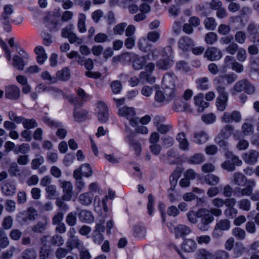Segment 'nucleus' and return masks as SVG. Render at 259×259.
Instances as JSON below:
<instances>
[{"label": "nucleus", "mask_w": 259, "mask_h": 259, "mask_svg": "<svg viewBox=\"0 0 259 259\" xmlns=\"http://www.w3.org/2000/svg\"><path fill=\"white\" fill-rule=\"evenodd\" d=\"M187 218L188 221L193 224H196L198 222V210L197 211L194 210L189 211L187 213Z\"/></svg>", "instance_id": "49530a36"}, {"label": "nucleus", "mask_w": 259, "mask_h": 259, "mask_svg": "<svg viewBox=\"0 0 259 259\" xmlns=\"http://www.w3.org/2000/svg\"><path fill=\"white\" fill-rule=\"evenodd\" d=\"M208 134L203 131H200L194 133L193 142L197 144H203L208 140Z\"/></svg>", "instance_id": "f3484780"}, {"label": "nucleus", "mask_w": 259, "mask_h": 259, "mask_svg": "<svg viewBox=\"0 0 259 259\" xmlns=\"http://www.w3.org/2000/svg\"><path fill=\"white\" fill-rule=\"evenodd\" d=\"M234 131L232 126L226 125L221 130L220 135L224 139H228L233 134Z\"/></svg>", "instance_id": "72a5a7b5"}, {"label": "nucleus", "mask_w": 259, "mask_h": 259, "mask_svg": "<svg viewBox=\"0 0 259 259\" xmlns=\"http://www.w3.org/2000/svg\"><path fill=\"white\" fill-rule=\"evenodd\" d=\"M238 207L239 209L244 211H248L251 209V201L248 199H242L237 202Z\"/></svg>", "instance_id": "f704fd0d"}, {"label": "nucleus", "mask_w": 259, "mask_h": 259, "mask_svg": "<svg viewBox=\"0 0 259 259\" xmlns=\"http://www.w3.org/2000/svg\"><path fill=\"white\" fill-rule=\"evenodd\" d=\"M198 259H214V254L206 249H201L197 252Z\"/></svg>", "instance_id": "4c0bfd02"}, {"label": "nucleus", "mask_w": 259, "mask_h": 259, "mask_svg": "<svg viewBox=\"0 0 259 259\" xmlns=\"http://www.w3.org/2000/svg\"><path fill=\"white\" fill-rule=\"evenodd\" d=\"M233 182L238 186H243L247 183L246 177L240 172H235L233 175Z\"/></svg>", "instance_id": "c85d7f7f"}, {"label": "nucleus", "mask_w": 259, "mask_h": 259, "mask_svg": "<svg viewBox=\"0 0 259 259\" xmlns=\"http://www.w3.org/2000/svg\"><path fill=\"white\" fill-rule=\"evenodd\" d=\"M216 90L219 94V96L216 100V106L218 110L224 111L227 105L228 94L225 92V88L223 86H218Z\"/></svg>", "instance_id": "20e7f679"}, {"label": "nucleus", "mask_w": 259, "mask_h": 259, "mask_svg": "<svg viewBox=\"0 0 259 259\" xmlns=\"http://www.w3.org/2000/svg\"><path fill=\"white\" fill-rule=\"evenodd\" d=\"M12 65L19 70H23L25 63L23 59L18 55H14L13 57Z\"/></svg>", "instance_id": "2f4dec72"}, {"label": "nucleus", "mask_w": 259, "mask_h": 259, "mask_svg": "<svg viewBox=\"0 0 259 259\" xmlns=\"http://www.w3.org/2000/svg\"><path fill=\"white\" fill-rule=\"evenodd\" d=\"M246 82L247 80L245 79L237 81L234 86L233 90L236 92L244 91Z\"/></svg>", "instance_id": "774afa93"}, {"label": "nucleus", "mask_w": 259, "mask_h": 259, "mask_svg": "<svg viewBox=\"0 0 259 259\" xmlns=\"http://www.w3.org/2000/svg\"><path fill=\"white\" fill-rule=\"evenodd\" d=\"M249 142L244 139H239L236 145V148L240 151L245 150L249 147Z\"/></svg>", "instance_id": "69168bd1"}, {"label": "nucleus", "mask_w": 259, "mask_h": 259, "mask_svg": "<svg viewBox=\"0 0 259 259\" xmlns=\"http://www.w3.org/2000/svg\"><path fill=\"white\" fill-rule=\"evenodd\" d=\"M80 168L84 177H89L92 176L93 171L89 164L84 163L80 166Z\"/></svg>", "instance_id": "052dcab7"}, {"label": "nucleus", "mask_w": 259, "mask_h": 259, "mask_svg": "<svg viewBox=\"0 0 259 259\" xmlns=\"http://www.w3.org/2000/svg\"><path fill=\"white\" fill-rule=\"evenodd\" d=\"M162 85L165 93L168 94L170 93L177 96V93L175 90V78L172 75L166 74L163 76L162 78Z\"/></svg>", "instance_id": "39448f33"}, {"label": "nucleus", "mask_w": 259, "mask_h": 259, "mask_svg": "<svg viewBox=\"0 0 259 259\" xmlns=\"http://www.w3.org/2000/svg\"><path fill=\"white\" fill-rule=\"evenodd\" d=\"M64 201L65 200L63 199V196L62 198L59 197L56 199L55 204L60 210L66 212L69 209V207L64 202Z\"/></svg>", "instance_id": "3c124183"}, {"label": "nucleus", "mask_w": 259, "mask_h": 259, "mask_svg": "<svg viewBox=\"0 0 259 259\" xmlns=\"http://www.w3.org/2000/svg\"><path fill=\"white\" fill-rule=\"evenodd\" d=\"M196 240L199 245H207L211 241V238L207 235L198 236L196 237Z\"/></svg>", "instance_id": "bf43d9fd"}, {"label": "nucleus", "mask_w": 259, "mask_h": 259, "mask_svg": "<svg viewBox=\"0 0 259 259\" xmlns=\"http://www.w3.org/2000/svg\"><path fill=\"white\" fill-rule=\"evenodd\" d=\"M66 245L70 252L73 247L81 249L83 247V243L77 237L69 239L66 242Z\"/></svg>", "instance_id": "bb28decb"}, {"label": "nucleus", "mask_w": 259, "mask_h": 259, "mask_svg": "<svg viewBox=\"0 0 259 259\" xmlns=\"http://www.w3.org/2000/svg\"><path fill=\"white\" fill-rule=\"evenodd\" d=\"M177 140L179 143L180 148L183 150H189V142L184 133H179L177 135Z\"/></svg>", "instance_id": "393cba45"}, {"label": "nucleus", "mask_w": 259, "mask_h": 259, "mask_svg": "<svg viewBox=\"0 0 259 259\" xmlns=\"http://www.w3.org/2000/svg\"><path fill=\"white\" fill-rule=\"evenodd\" d=\"M139 77L141 79H145L147 82L150 84H152L155 81L154 76L151 75V73L147 72H141L139 74Z\"/></svg>", "instance_id": "603ef678"}, {"label": "nucleus", "mask_w": 259, "mask_h": 259, "mask_svg": "<svg viewBox=\"0 0 259 259\" xmlns=\"http://www.w3.org/2000/svg\"><path fill=\"white\" fill-rule=\"evenodd\" d=\"M45 162L44 158L40 155H36V158L32 160L31 162V168L32 169H37Z\"/></svg>", "instance_id": "a19ab883"}, {"label": "nucleus", "mask_w": 259, "mask_h": 259, "mask_svg": "<svg viewBox=\"0 0 259 259\" xmlns=\"http://www.w3.org/2000/svg\"><path fill=\"white\" fill-rule=\"evenodd\" d=\"M5 95L9 99L17 100L20 97V90L15 85H9L6 87Z\"/></svg>", "instance_id": "4468645a"}, {"label": "nucleus", "mask_w": 259, "mask_h": 259, "mask_svg": "<svg viewBox=\"0 0 259 259\" xmlns=\"http://www.w3.org/2000/svg\"><path fill=\"white\" fill-rule=\"evenodd\" d=\"M177 96L173 94L163 93L161 90H158L155 92V100L161 105L164 106L169 103Z\"/></svg>", "instance_id": "0eeeda50"}, {"label": "nucleus", "mask_w": 259, "mask_h": 259, "mask_svg": "<svg viewBox=\"0 0 259 259\" xmlns=\"http://www.w3.org/2000/svg\"><path fill=\"white\" fill-rule=\"evenodd\" d=\"M78 218L81 222L85 223H91L93 222L94 219L92 212L86 209L80 211Z\"/></svg>", "instance_id": "4be33fe9"}, {"label": "nucleus", "mask_w": 259, "mask_h": 259, "mask_svg": "<svg viewBox=\"0 0 259 259\" xmlns=\"http://www.w3.org/2000/svg\"><path fill=\"white\" fill-rule=\"evenodd\" d=\"M194 46V41L187 36L181 37L178 41L179 48L183 52L189 51Z\"/></svg>", "instance_id": "2eb2a0df"}, {"label": "nucleus", "mask_w": 259, "mask_h": 259, "mask_svg": "<svg viewBox=\"0 0 259 259\" xmlns=\"http://www.w3.org/2000/svg\"><path fill=\"white\" fill-rule=\"evenodd\" d=\"M227 158L231 159L234 165L240 166L242 164V161L240 159L238 156L234 155L231 152H227L226 153Z\"/></svg>", "instance_id": "864d4df0"}, {"label": "nucleus", "mask_w": 259, "mask_h": 259, "mask_svg": "<svg viewBox=\"0 0 259 259\" xmlns=\"http://www.w3.org/2000/svg\"><path fill=\"white\" fill-rule=\"evenodd\" d=\"M85 15L83 13H79L78 15L77 28L79 31L81 33H84L87 30L85 25Z\"/></svg>", "instance_id": "e433bc0d"}, {"label": "nucleus", "mask_w": 259, "mask_h": 259, "mask_svg": "<svg viewBox=\"0 0 259 259\" xmlns=\"http://www.w3.org/2000/svg\"><path fill=\"white\" fill-rule=\"evenodd\" d=\"M255 185L256 183L254 180H249L246 183L245 188L238 189L237 191L238 195L239 196H250Z\"/></svg>", "instance_id": "f8f14e48"}, {"label": "nucleus", "mask_w": 259, "mask_h": 259, "mask_svg": "<svg viewBox=\"0 0 259 259\" xmlns=\"http://www.w3.org/2000/svg\"><path fill=\"white\" fill-rule=\"evenodd\" d=\"M181 247L185 252H193L197 249V243L193 239L190 238L186 239L182 243Z\"/></svg>", "instance_id": "dca6fc26"}, {"label": "nucleus", "mask_w": 259, "mask_h": 259, "mask_svg": "<svg viewBox=\"0 0 259 259\" xmlns=\"http://www.w3.org/2000/svg\"><path fill=\"white\" fill-rule=\"evenodd\" d=\"M98 117L99 120L102 123H105L108 120V111L105 105H101Z\"/></svg>", "instance_id": "c756f323"}, {"label": "nucleus", "mask_w": 259, "mask_h": 259, "mask_svg": "<svg viewBox=\"0 0 259 259\" xmlns=\"http://www.w3.org/2000/svg\"><path fill=\"white\" fill-rule=\"evenodd\" d=\"M232 235L235 237L238 240H243L246 238L245 231L239 227H236L232 230Z\"/></svg>", "instance_id": "58836bf2"}, {"label": "nucleus", "mask_w": 259, "mask_h": 259, "mask_svg": "<svg viewBox=\"0 0 259 259\" xmlns=\"http://www.w3.org/2000/svg\"><path fill=\"white\" fill-rule=\"evenodd\" d=\"M15 191L16 186L13 183L7 182L2 187V192L7 196L13 195Z\"/></svg>", "instance_id": "cd10ccee"}, {"label": "nucleus", "mask_w": 259, "mask_h": 259, "mask_svg": "<svg viewBox=\"0 0 259 259\" xmlns=\"http://www.w3.org/2000/svg\"><path fill=\"white\" fill-rule=\"evenodd\" d=\"M87 112L81 109H75L74 112V117L77 121H80L85 118Z\"/></svg>", "instance_id": "6e6d98bb"}, {"label": "nucleus", "mask_w": 259, "mask_h": 259, "mask_svg": "<svg viewBox=\"0 0 259 259\" xmlns=\"http://www.w3.org/2000/svg\"><path fill=\"white\" fill-rule=\"evenodd\" d=\"M125 141L128 144L129 148L134 151L137 155L140 154L142 151V145L140 142L136 138L134 135L128 134L126 137Z\"/></svg>", "instance_id": "423d86ee"}, {"label": "nucleus", "mask_w": 259, "mask_h": 259, "mask_svg": "<svg viewBox=\"0 0 259 259\" xmlns=\"http://www.w3.org/2000/svg\"><path fill=\"white\" fill-rule=\"evenodd\" d=\"M23 126L25 128L29 130L36 127L37 123L36 120L33 118H25L24 122H23Z\"/></svg>", "instance_id": "e2e57ef3"}, {"label": "nucleus", "mask_w": 259, "mask_h": 259, "mask_svg": "<svg viewBox=\"0 0 259 259\" xmlns=\"http://www.w3.org/2000/svg\"><path fill=\"white\" fill-rule=\"evenodd\" d=\"M193 101L197 111L200 113L202 112L209 106V103L204 100V95L202 93L194 96Z\"/></svg>", "instance_id": "9b49d317"}, {"label": "nucleus", "mask_w": 259, "mask_h": 259, "mask_svg": "<svg viewBox=\"0 0 259 259\" xmlns=\"http://www.w3.org/2000/svg\"><path fill=\"white\" fill-rule=\"evenodd\" d=\"M174 106L173 109L177 112H182L185 111L189 108V104L185 100H180L176 99V97L174 99Z\"/></svg>", "instance_id": "aec40b11"}, {"label": "nucleus", "mask_w": 259, "mask_h": 259, "mask_svg": "<svg viewBox=\"0 0 259 259\" xmlns=\"http://www.w3.org/2000/svg\"><path fill=\"white\" fill-rule=\"evenodd\" d=\"M197 88L200 90H206L209 89L208 78L206 77L196 79Z\"/></svg>", "instance_id": "473e14b6"}, {"label": "nucleus", "mask_w": 259, "mask_h": 259, "mask_svg": "<svg viewBox=\"0 0 259 259\" xmlns=\"http://www.w3.org/2000/svg\"><path fill=\"white\" fill-rule=\"evenodd\" d=\"M138 47L142 52H146L151 47V44L149 42L147 38L141 37L138 42Z\"/></svg>", "instance_id": "7c9ffc66"}, {"label": "nucleus", "mask_w": 259, "mask_h": 259, "mask_svg": "<svg viewBox=\"0 0 259 259\" xmlns=\"http://www.w3.org/2000/svg\"><path fill=\"white\" fill-rule=\"evenodd\" d=\"M241 120V115L240 113L237 111H234L232 112L224 113L221 118L222 122L227 123L233 122H238Z\"/></svg>", "instance_id": "6e6552de"}, {"label": "nucleus", "mask_w": 259, "mask_h": 259, "mask_svg": "<svg viewBox=\"0 0 259 259\" xmlns=\"http://www.w3.org/2000/svg\"><path fill=\"white\" fill-rule=\"evenodd\" d=\"M40 76L43 80L47 81L50 84L57 83V79L55 77L52 76L48 71L42 72Z\"/></svg>", "instance_id": "8fccbe9b"}, {"label": "nucleus", "mask_w": 259, "mask_h": 259, "mask_svg": "<svg viewBox=\"0 0 259 259\" xmlns=\"http://www.w3.org/2000/svg\"><path fill=\"white\" fill-rule=\"evenodd\" d=\"M229 253L224 250H218L214 253V259H228Z\"/></svg>", "instance_id": "680f3d73"}, {"label": "nucleus", "mask_w": 259, "mask_h": 259, "mask_svg": "<svg viewBox=\"0 0 259 259\" xmlns=\"http://www.w3.org/2000/svg\"><path fill=\"white\" fill-rule=\"evenodd\" d=\"M259 157V152L255 150H251L242 155L245 162L249 164L255 163Z\"/></svg>", "instance_id": "ddd939ff"}, {"label": "nucleus", "mask_w": 259, "mask_h": 259, "mask_svg": "<svg viewBox=\"0 0 259 259\" xmlns=\"http://www.w3.org/2000/svg\"><path fill=\"white\" fill-rule=\"evenodd\" d=\"M204 160V156L202 154L196 153L189 158L188 162L191 164H199L203 162Z\"/></svg>", "instance_id": "ea45409f"}, {"label": "nucleus", "mask_w": 259, "mask_h": 259, "mask_svg": "<svg viewBox=\"0 0 259 259\" xmlns=\"http://www.w3.org/2000/svg\"><path fill=\"white\" fill-rule=\"evenodd\" d=\"M236 59L234 57L227 56L224 60V63L222 65V68L224 71L227 69L231 68Z\"/></svg>", "instance_id": "79ce46f5"}, {"label": "nucleus", "mask_w": 259, "mask_h": 259, "mask_svg": "<svg viewBox=\"0 0 259 259\" xmlns=\"http://www.w3.org/2000/svg\"><path fill=\"white\" fill-rule=\"evenodd\" d=\"M222 56V51L218 48L213 47L207 48L204 53V57L211 61L219 60Z\"/></svg>", "instance_id": "1a4fd4ad"}, {"label": "nucleus", "mask_w": 259, "mask_h": 259, "mask_svg": "<svg viewBox=\"0 0 259 259\" xmlns=\"http://www.w3.org/2000/svg\"><path fill=\"white\" fill-rule=\"evenodd\" d=\"M246 39V33L242 31H237L235 34V39L237 42L243 44Z\"/></svg>", "instance_id": "0e129e2a"}, {"label": "nucleus", "mask_w": 259, "mask_h": 259, "mask_svg": "<svg viewBox=\"0 0 259 259\" xmlns=\"http://www.w3.org/2000/svg\"><path fill=\"white\" fill-rule=\"evenodd\" d=\"M218 40L217 34L213 32L207 33L205 36V42L209 45L214 44Z\"/></svg>", "instance_id": "5fc2aeb1"}, {"label": "nucleus", "mask_w": 259, "mask_h": 259, "mask_svg": "<svg viewBox=\"0 0 259 259\" xmlns=\"http://www.w3.org/2000/svg\"><path fill=\"white\" fill-rule=\"evenodd\" d=\"M202 121L206 124H211L216 120V116L214 113H210L202 116Z\"/></svg>", "instance_id": "4d7b16f0"}, {"label": "nucleus", "mask_w": 259, "mask_h": 259, "mask_svg": "<svg viewBox=\"0 0 259 259\" xmlns=\"http://www.w3.org/2000/svg\"><path fill=\"white\" fill-rule=\"evenodd\" d=\"M60 187L63 189V199L67 201H70L72 197L73 187L69 181H60Z\"/></svg>", "instance_id": "9d476101"}, {"label": "nucleus", "mask_w": 259, "mask_h": 259, "mask_svg": "<svg viewBox=\"0 0 259 259\" xmlns=\"http://www.w3.org/2000/svg\"><path fill=\"white\" fill-rule=\"evenodd\" d=\"M118 114L119 116L125 117L128 120L131 126L136 125L138 117L136 116V111L134 108L127 106L119 107Z\"/></svg>", "instance_id": "7ed1b4c3"}, {"label": "nucleus", "mask_w": 259, "mask_h": 259, "mask_svg": "<svg viewBox=\"0 0 259 259\" xmlns=\"http://www.w3.org/2000/svg\"><path fill=\"white\" fill-rule=\"evenodd\" d=\"M204 26L208 30H214L217 26L215 19L213 18H206L204 21Z\"/></svg>", "instance_id": "13d9d810"}, {"label": "nucleus", "mask_w": 259, "mask_h": 259, "mask_svg": "<svg viewBox=\"0 0 259 259\" xmlns=\"http://www.w3.org/2000/svg\"><path fill=\"white\" fill-rule=\"evenodd\" d=\"M1 20L2 23L5 26V29L7 32L11 30L10 23L11 21V18L10 15L2 14Z\"/></svg>", "instance_id": "338daca9"}, {"label": "nucleus", "mask_w": 259, "mask_h": 259, "mask_svg": "<svg viewBox=\"0 0 259 259\" xmlns=\"http://www.w3.org/2000/svg\"><path fill=\"white\" fill-rule=\"evenodd\" d=\"M34 51L37 55V62L39 64H43L48 58L45 49L42 46H39L35 47Z\"/></svg>", "instance_id": "a211bd4d"}, {"label": "nucleus", "mask_w": 259, "mask_h": 259, "mask_svg": "<svg viewBox=\"0 0 259 259\" xmlns=\"http://www.w3.org/2000/svg\"><path fill=\"white\" fill-rule=\"evenodd\" d=\"M110 88L112 92L114 94H117L120 93L122 89V85L119 80H114L111 82Z\"/></svg>", "instance_id": "de8ad7c7"}, {"label": "nucleus", "mask_w": 259, "mask_h": 259, "mask_svg": "<svg viewBox=\"0 0 259 259\" xmlns=\"http://www.w3.org/2000/svg\"><path fill=\"white\" fill-rule=\"evenodd\" d=\"M45 190L49 199H52L55 198L57 193V187L55 185H50L46 188Z\"/></svg>", "instance_id": "09e8293b"}, {"label": "nucleus", "mask_w": 259, "mask_h": 259, "mask_svg": "<svg viewBox=\"0 0 259 259\" xmlns=\"http://www.w3.org/2000/svg\"><path fill=\"white\" fill-rule=\"evenodd\" d=\"M124 60H128L133 63V66L136 70H140L146 65L147 60L145 56H139L132 53L122 54L121 56Z\"/></svg>", "instance_id": "f03ea898"}, {"label": "nucleus", "mask_w": 259, "mask_h": 259, "mask_svg": "<svg viewBox=\"0 0 259 259\" xmlns=\"http://www.w3.org/2000/svg\"><path fill=\"white\" fill-rule=\"evenodd\" d=\"M70 77V70L65 67L62 69L58 71L56 73L55 78L57 79V82L60 80L63 81H66L69 79Z\"/></svg>", "instance_id": "6ab92c4d"}, {"label": "nucleus", "mask_w": 259, "mask_h": 259, "mask_svg": "<svg viewBox=\"0 0 259 259\" xmlns=\"http://www.w3.org/2000/svg\"><path fill=\"white\" fill-rule=\"evenodd\" d=\"M198 217L200 218V222L197 225L198 229L202 231H207L208 225L214 220L213 215L208 209L200 208L198 209Z\"/></svg>", "instance_id": "f257e3e1"}, {"label": "nucleus", "mask_w": 259, "mask_h": 259, "mask_svg": "<svg viewBox=\"0 0 259 259\" xmlns=\"http://www.w3.org/2000/svg\"><path fill=\"white\" fill-rule=\"evenodd\" d=\"M157 62L156 65L159 69L167 70L169 69L174 64V60L172 59L164 58Z\"/></svg>", "instance_id": "5701e85b"}, {"label": "nucleus", "mask_w": 259, "mask_h": 259, "mask_svg": "<svg viewBox=\"0 0 259 259\" xmlns=\"http://www.w3.org/2000/svg\"><path fill=\"white\" fill-rule=\"evenodd\" d=\"M220 178L213 174L206 175L204 178L205 182L210 186H216L220 183Z\"/></svg>", "instance_id": "c9c22d12"}, {"label": "nucleus", "mask_w": 259, "mask_h": 259, "mask_svg": "<svg viewBox=\"0 0 259 259\" xmlns=\"http://www.w3.org/2000/svg\"><path fill=\"white\" fill-rule=\"evenodd\" d=\"M94 194L91 192H87L81 194L79 196L78 201L81 204L85 206L89 205L92 202Z\"/></svg>", "instance_id": "412c9836"}, {"label": "nucleus", "mask_w": 259, "mask_h": 259, "mask_svg": "<svg viewBox=\"0 0 259 259\" xmlns=\"http://www.w3.org/2000/svg\"><path fill=\"white\" fill-rule=\"evenodd\" d=\"M146 234V228L141 225H136L134 228V235L135 237L138 239H143Z\"/></svg>", "instance_id": "a878e982"}, {"label": "nucleus", "mask_w": 259, "mask_h": 259, "mask_svg": "<svg viewBox=\"0 0 259 259\" xmlns=\"http://www.w3.org/2000/svg\"><path fill=\"white\" fill-rule=\"evenodd\" d=\"M215 227L222 231H227L230 228V221L228 219H223L218 222Z\"/></svg>", "instance_id": "c03bdc74"}, {"label": "nucleus", "mask_w": 259, "mask_h": 259, "mask_svg": "<svg viewBox=\"0 0 259 259\" xmlns=\"http://www.w3.org/2000/svg\"><path fill=\"white\" fill-rule=\"evenodd\" d=\"M36 251L31 248L25 249L22 253V259H36Z\"/></svg>", "instance_id": "37998d69"}, {"label": "nucleus", "mask_w": 259, "mask_h": 259, "mask_svg": "<svg viewBox=\"0 0 259 259\" xmlns=\"http://www.w3.org/2000/svg\"><path fill=\"white\" fill-rule=\"evenodd\" d=\"M30 149V147L28 144L23 143L20 145H18L17 148L14 150V152L18 154L19 153L26 154Z\"/></svg>", "instance_id": "a18cd8bd"}, {"label": "nucleus", "mask_w": 259, "mask_h": 259, "mask_svg": "<svg viewBox=\"0 0 259 259\" xmlns=\"http://www.w3.org/2000/svg\"><path fill=\"white\" fill-rule=\"evenodd\" d=\"M191 232V230L190 228L185 225H179L175 228V234L177 237L187 235Z\"/></svg>", "instance_id": "b1692460"}]
</instances>
